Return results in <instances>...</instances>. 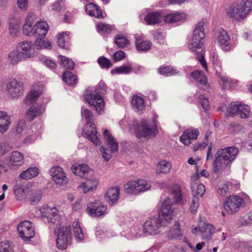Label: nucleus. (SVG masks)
<instances>
[{
	"label": "nucleus",
	"instance_id": "60",
	"mask_svg": "<svg viewBox=\"0 0 252 252\" xmlns=\"http://www.w3.org/2000/svg\"><path fill=\"white\" fill-rule=\"evenodd\" d=\"M250 108L248 105H242L239 110L238 115L242 118H249L250 116Z\"/></svg>",
	"mask_w": 252,
	"mask_h": 252
},
{
	"label": "nucleus",
	"instance_id": "18",
	"mask_svg": "<svg viewBox=\"0 0 252 252\" xmlns=\"http://www.w3.org/2000/svg\"><path fill=\"white\" fill-rule=\"evenodd\" d=\"M151 185L144 180H138L128 182L125 186L126 190L134 193L149 190Z\"/></svg>",
	"mask_w": 252,
	"mask_h": 252
},
{
	"label": "nucleus",
	"instance_id": "4",
	"mask_svg": "<svg viewBox=\"0 0 252 252\" xmlns=\"http://www.w3.org/2000/svg\"><path fill=\"white\" fill-rule=\"evenodd\" d=\"M156 118V116L154 115L152 122L142 120L140 123L137 121H133L129 126V130L138 138H149L155 136L157 126Z\"/></svg>",
	"mask_w": 252,
	"mask_h": 252
},
{
	"label": "nucleus",
	"instance_id": "59",
	"mask_svg": "<svg viewBox=\"0 0 252 252\" xmlns=\"http://www.w3.org/2000/svg\"><path fill=\"white\" fill-rule=\"evenodd\" d=\"M42 197V194L40 190H36L32 192L31 196L30 198L31 203L32 205L36 204Z\"/></svg>",
	"mask_w": 252,
	"mask_h": 252
},
{
	"label": "nucleus",
	"instance_id": "1",
	"mask_svg": "<svg viewBox=\"0 0 252 252\" xmlns=\"http://www.w3.org/2000/svg\"><path fill=\"white\" fill-rule=\"evenodd\" d=\"M176 213V205L169 198H166L162 203L158 217L151 218L144 222L143 225L144 234L151 236L159 234L161 228L168 225Z\"/></svg>",
	"mask_w": 252,
	"mask_h": 252
},
{
	"label": "nucleus",
	"instance_id": "44",
	"mask_svg": "<svg viewBox=\"0 0 252 252\" xmlns=\"http://www.w3.org/2000/svg\"><path fill=\"white\" fill-rule=\"evenodd\" d=\"M13 190L16 199L22 200L25 198L28 189L22 188L20 185L16 184L13 186Z\"/></svg>",
	"mask_w": 252,
	"mask_h": 252
},
{
	"label": "nucleus",
	"instance_id": "53",
	"mask_svg": "<svg viewBox=\"0 0 252 252\" xmlns=\"http://www.w3.org/2000/svg\"><path fill=\"white\" fill-rule=\"evenodd\" d=\"M115 43L119 48H124L129 44L128 40L123 35H118L115 38Z\"/></svg>",
	"mask_w": 252,
	"mask_h": 252
},
{
	"label": "nucleus",
	"instance_id": "8",
	"mask_svg": "<svg viewBox=\"0 0 252 252\" xmlns=\"http://www.w3.org/2000/svg\"><path fill=\"white\" fill-rule=\"evenodd\" d=\"M81 115L83 118H85L87 121V127L90 126V130L88 129L84 131L85 137L92 141L94 145H97L100 144V141L99 139V135L96 131V127L94 123L92 121V113L84 107H82L81 110Z\"/></svg>",
	"mask_w": 252,
	"mask_h": 252
},
{
	"label": "nucleus",
	"instance_id": "63",
	"mask_svg": "<svg viewBox=\"0 0 252 252\" xmlns=\"http://www.w3.org/2000/svg\"><path fill=\"white\" fill-rule=\"evenodd\" d=\"M64 0H57L52 5V10L56 11H60L63 4Z\"/></svg>",
	"mask_w": 252,
	"mask_h": 252
},
{
	"label": "nucleus",
	"instance_id": "46",
	"mask_svg": "<svg viewBox=\"0 0 252 252\" xmlns=\"http://www.w3.org/2000/svg\"><path fill=\"white\" fill-rule=\"evenodd\" d=\"M158 72L161 75L168 76L175 75L179 73V71L173 67L163 66H160L158 70Z\"/></svg>",
	"mask_w": 252,
	"mask_h": 252
},
{
	"label": "nucleus",
	"instance_id": "17",
	"mask_svg": "<svg viewBox=\"0 0 252 252\" xmlns=\"http://www.w3.org/2000/svg\"><path fill=\"white\" fill-rule=\"evenodd\" d=\"M107 211V207L98 201L90 202L87 205L86 212L92 217H98L104 215Z\"/></svg>",
	"mask_w": 252,
	"mask_h": 252
},
{
	"label": "nucleus",
	"instance_id": "31",
	"mask_svg": "<svg viewBox=\"0 0 252 252\" xmlns=\"http://www.w3.org/2000/svg\"><path fill=\"white\" fill-rule=\"evenodd\" d=\"M160 11H155L148 13L144 18L145 21L148 25H155L160 22L163 18Z\"/></svg>",
	"mask_w": 252,
	"mask_h": 252
},
{
	"label": "nucleus",
	"instance_id": "41",
	"mask_svg": "<svg viewBox=\"0 0 252 252\" xmlns=\"http://www.w3.org/2000/svg\"><path fill=\"white\" fill-rule=\"evenodd\" d=\"M44 37V36H39L37 37L33 44V47H35L38 50L41 49H51L52 43L48 40H45Z\"/></svg>",
	"mask_w": 252,
	"mask_h": 252
},
{
	"label": "nucleus",
	"instance_id": "52",
	"mask_svg": "<svg viewBox=\"0 0 252 252\" xmlns=\"http://www.w3.org/2000/svg\"><path fill=\"white\" fill-rule=\"evenodd\" d=\"M96 28L100 33H109L114 29L112 26L103 23H98Z\"/></svg>",
	"mask_w": 252,
	"mask_h": 252
},
{
	"label": "nucleus",
	"instance_id": "47",
	"mask_svg": "<svg viewBox=\"0 0 252 252\" xmlns=\"http://www.w3.org/2000/svg\"><path fill=\"white\" fill-rule=\"evenodd\" d=\"M68 33V32H63L57 35L58 44L61 48H65L66 44L68 42L69 37Z\"/></svg>",
	"mask_w": 252,
	"mask_h": 252
},
{
	"label": "nucleus",
	"instance_id": "21",
	"mask_svg": "<svg viewBox=\"0 0 252 252\" xmlns=\"http://www.w3.org/2000/svg\"><path fill=\"white\" fill-rule=\"evenodd\" d=\"M16 48L24 59L32 57L34 54V47L31 41L21 42L17 45Z\"/></svg>",
	"mask_w": 252,
	"mask_h": 252
},
{
	"label": "nucleus",
	"instance_id": "11",
	"mask_svg": "<svg viewBox=\"0 0 252 252\" xmlns=\"http://www.w3.org/2000/svg\"><path fill=\"white\" fill-rule=\"evenodd\" d=\"M7 95L12 99H18L24 92L23 83L14 78L10 79L6 84Z\"/></svg>",
	"mask_w": 252,
	"mask_h": 252
},
{
	"label": "nucleus",
	"instance_id": "26",
	"mask_svg": "<svg viewBox=\"0 0 252 252\" xmlns=\"http://www.w3.org/2000/svg\"><path fill=\"white\" fill-rule=\"evenodd\" d=\"M21 24L20 19L14 16L11 17L9 20V33L13 37L18 36L20 32Z\"/></svg>",
	"mask_w": 252,
	"mask_h": 252
},
{
	"label": "nucleus",
	"instance_id": "29",
	"mask_svg": "<svg viewBox=\"0 0 252 252\" xmlns=\"http://www.w3.org/2000/svg\"><path fill=\"white\" fill-rule=\"evenodd\" d=\"M183 231L181 229L179 223L175 221L173 226L167 233V237L169 239H178L183 236Z\"/></svg>",
	"mask_w": 252,
	"mask_h": 252
},
{
	"label": "nucleus",
	"instance_id": "43",
	"mask_svg": "<svg viewBox=\"0 0 252 252\" xmlns=\"http://www.w3.org/2000/svg\"><path fill=\"white\" fill-rule=\"evenodd\" d=\"M144 234L143 229H141V225H135L130 228L126 234L128 239L141 237Z\"/></svg>",
	"mask_w": 252,
	"mask_h": 252
},
{
	"label": "nucleus",
	"instance_id": "34",
	"mask_svg": "<svg viewBox=\"0 0 252 252\" xmlns=\"http://www.w3.org/2000/svg\"><path fill=\"white\" fill-rule=\"evenodd\" d=\"M119 189L117 187L109 189L105 193L107 200L111 205L117 201L119 198Z\"/></svg>",
	"mask_w": 252,
	"mask_h": 252
},
{
	"label": "nucleus",
	"instance_id": "50",
	"mask_svg": "<svg viewBox=\"0 0 252 252\" xmlns=\"http://www.w3.org/2000/svg\"><path fill=\"white\" fill-rule=\"evenodd\" d=\"M8 57L10 63L13 64H17L22 59H25L18 50H17V51H13L9 53Z\"/></svg>",
	"mask_w": 252,
	"mask_h": 252
},
{
	"label": "nucleus",
	"instance_id": "51",
	"mask_svg": "<svg viewBox=\"0 0 252 252\" xmlns=\"http://www.w3.org/2000/svg\"><path fill=\"white\" fill-rule=\"evenodd\" d=\"M63 80L66 84L69 85L75 84L77 81L76 76L68 71H65L63 73Z\"/></svg>",
	"mask_w": 252,
	"mask_h": 252
},
{
	"label": "nucleus",
	"instance_id": "10",
	"mask_svg": "<svg viewBox=\"0 0 252 252\" xmlns=\"http://www.w3.org/2000/svg\"><path fill=\"white\" fill-rule=\"evenodd\" d=\"M103 135L105 142L110 150L102 147L101 151L102 158L105 161H108L111 158L112 154L118 151V143L109 130H105Z\"/></svg>",
	"mask_w": 252,
	"mask_h": 252
},
{
	"label": "nucleus",
	"instance_id": "40",
	"mask_svg": "<svg viewBox=\"0 0 252 252\" xmlns=\"http://www.w3.org/2000/svg\"><path fill=\"white\" fill-rule=\"evenodd\" d=\"M191 76L202 86H204L206 88L209 87V84L207 82V77L204 73L200 70H195L191 73Z\"/></svg>",
	"mask_w": 252,
	"mask_h": 252
},
{
	"label": "nucleus",
	"instance_id": "38",
	"mask_svg": "<svg viewBox=\"0 0 252 252\" xmlns=\"http://www.w3.org/2000/svg\"><path fill=\"white\" fill-rule=\"evenodd\" d=\"M240 188V184L236 183L235 184H233L232 183H225L220 185L218 189V193L224 195L227 192H229L231 190H237Z\"/></svg>",
	"mask_w": 252,
	"mask_h": 252
},
{
	"label": "nucleus",
	"instance_id": "5",
	"mask_svg": "<svg viewBox=\"0 0 252 252\" xmlns=\"http://www.w3.org/2000/svg\"><path fill=\"white\" fill-rule=\"evenodd\" d=\"M106 91V86L103 82H100L94 88V91L87 90L85 99L90 106H93L98 114L104 112L105 102L102 95Z\"/></svg>",
	"mask_w": 252,
	"mask_h": 252
},
{
	"label": "nucleus",
	"instance_id": "25",
	"mask_svg": "<svg viewBox=\"0 0 252 252\" xmlns=\"http://www.w3.org/2000/svg\"><path fill=\"white\" fill-rule=\"evenodd\" d=\"M187 14L184 12L175 11L164 16V21L168 23H174L186 19Z\"/></svg>",
	"mask_w": 252,
	"mask_h": 252
},
{
	"label": "nucleus",
	"instance_id": "48",
	"mask_svg": "<svg viewBox=\"0 0 252 252\" xmlns=\"http://www.w3.org/2000/svg\"><path fill=\"white\" fill-rule=\"evenodd\" d=\"M132 71V68L131 65H122L116 67L111 70L112 74H129Z\"/></svg>",
	"mask_w": 252,
	"mask_h": 252
},
{
	"label": "nucleus",
	"instance_id": "16",
	"mask_svg": "<svg viewBox=\"0 0 252 252\" xmlns=\"http://www.w3.org/2000/svg\"><path fill=\"white\" fill-rule=\"evenodd\" d=\"M41 217L44 221L47 220L48 222L56 224L58 225L57 222L59 221V216L58 211L54 207H50L47 205H42L39 209Z\"/></svg>",
	"mask_w": 252,
	"mask_h": 252
},
{
	"label": "nucleus",
	"instance_id": "23",
	"mask_svg": "<svg viewBox=\"0 0 252 252\" xmlns=\"http://www.w3.org/2000/svg\"><path fill=\"white\" fill-rule=\"evenodd\" d=\"M72 172L78 176L85 178H89L92 176V170L86 164H74L71 167Z\"/></svg>",
	"mask_w": 252,
	"mask_h": 252
},
{
	"label": "nucleus",
	"instance_id": "45",
	"mask_svg": "<svg viewBox=\"0 0 252 252\" xmlns=\"http://www.w3.org/2000/svg\"><path fill=\"white\" fill-rule=\"evenodd\" d=\"M59 60L64 68L67 69H72L74 68L75 63L72 60L62 55L59 56Z\"/></svg>",
	"mask_w": 252,
	"mask_h": 252
},
{
	"label": "nucleus",
	"instance_id": "27",
	"mask_svg": "<svg viewBox=\"0 0 252 252\" xmlns=\"http://www.w3.org/2000/svg\"><path fill=\"white\" fill-rule=\"evenodd\" d=\"M44 110V107L43 106L39 105H36L35 106H32L27 110L26 117L28 120L32 121L41 115Z\"/></svg>",
	"mask_w": 252,
	"mask_h": 252
},
{
	"label": "nucleus",
	"instance_id": "36",
	"mask_svg": "<svg viewBox=\"0 0 252 252\" xmlns=\"http://www.w3.org/2000/svg\"><path fill=\"white\" fill-rule=\"evenodd\" d=\"M172 167L170 162L165 160L159 161L156 166V173L157 174L168 173Z\"/></svg>",
	"mask_w": 252,
	"mask_h": 252
},
{
	"label": "nucleus",
	"instance_id": "7",
	"mask_svg": "<svg viewBox=\"0 0 252 252\" xmlns=\"http://www.w3.org/2000/svg\"><path fill=\"white\" fill-rule=\"evenodd\" d=\"M34 16V15L30 12L26 17L23 28L24 34L27 36H45L49 30L48 24L42 20L37 22L34 26H32Z\"/></svg>",
	"mask_w": 252,
	"mask_h": 252
},
{
	"label": "nucleus",
	"instance_id": "61",
	"mask_svg": "<svg viewBox=\"0 0 252 252\" xmlns=\"http://www.w3.org/2000/svg\"><path fill=\"white\" fill-rule=\"evenodd\" d=\"M199 205V199L197 196H193L190 207V210L192 214L196 213Z\"/></svg>",
	"mask_w": 252,
	"mask_h": 252
},
{
	"label": "nucleus",
	"instance_id": "22",
	"mask_svg": "<svg viewBox=\"0 0 252 252\" xmlns=\"http://www.w3.org/2000/svg\"><path fill=\"white\" fill-rule=\"evenodd\" d=\"M199 134L198 129L190 127L185 130L180 137V141L186 146L190 145L192 140H195Z\"/></svg>",
	"mask_w": 252,
	"mask_h": 252
},
{
	"label": "nucleus",
	"instance_id": "39",
	"mask_svg": "<svg viewBox=\"0 0 252 252\" xmlns=\"http://www.w3.org/2000/svg\"><path fill=\"white\" fill-rule=\"evenodd\" d=\"M72 227L75 237L78 242H81L85 238L84 232L80 226L79 220H75L72 224Z\"/></svg>",
	"mask_w": 252,
	"mask_h": 252
},
{
	"label": "nucleus",
	"instance_id": "32",
	"mask_svg": "<svg viewBox=\"0 0 252 252\" xmlns=\"http://www.w3.org/2000/svg\"><path fill=\"white\" fill-rule=\"evenodd\" d=\"M41 92L40 88H36L35 86H33V89L26 96L25 99V103L28 105H31L34 103L41 94Z\"/></svg>",
	"mask_w": 252,
	"mask_h": 252
},
{
	"label": "nucleus",
	"instance_id": "57",
	"mask_svg": "<svg viewBox=\"0 0 252 252\" xmlns=\"http://www.w3.org/2000/svg\"><path fill=\"white\" fill-rule=\"evenodd\" d=\"M39 61L50 69H54L57 67L56 63L53 61L46 57H42L40 58Z\"/></svg>",
	"mask_w": 252,
	"mask_h": 252
},
{
	"label": "nucleus",
	"instance_id": "49",
	"mask_svg": "<svg viewBox=\"0 0 252 252\" xmlns=\"http://www.w3.org/2000/svg\"><path fill=\"white\" fill-rule=\"evenodd\" d=\"M220 78L219 84L224 89L228 90L233 86V83L230 78L224 75H220Z\"/></svg>",
	"mask_w": 252,
	"mask_h": 252
},
{
	"label": "nucleus",
	"instance_id": "54",
	"mask_svg": "<svg viewBox=\"0 0 252 252\" xmlns=\"http://www.w3.org/2000/svg\"><path fill=\"white\" fill-rule=\"evenodd\" d=\"M191 187L193 189L192 193L193 196L201 197L205 192V187L202 184H199L195 189H194L193 183H191Z\"/></svg>",
	"mask_w": 252,
	"mask_h": 252
},
{
	"label": "nucleus",
	"instance_id": "33",
	"mask_svg": "<svg viewBox=\"0 0 252 252\" xmlns=\"http://www.w3.org/2000/svg\"><path fill=\"white\" fill-rule=\"evenodd\" d=\"M10 124V118L7 114L4 111H0V132L6 131Z\"/></svg>",
	"mask_w": 252,
	"mask_h": 252
},
{
	"label": "nucleus",
	"instance_id": "58",
	"mask_svg": "<svg viewBox=\"0 0 252 252\" xmlns=\"http://www.w3.org/2000/svg\"><path fill=\"white\" fill-rule=\"evenodd\" d=\"M97 62L100 67L103 68H109L112 66L110 61L103 56L98 58Z\"/></svg>",
	"mask_w": 252,
	"mask_h": 252
},
{
	"label": "nucleus",
	"instance_id": "62",
	"mask_svg": "<svg viewBox=\"0 0 252 252\" xmlns=\"http://www.w3.org/2000/svg\"><path fill=\"white\" fill-rule=\"evenodd\" d=\"M199 102L205 112L209 109L210 103L208 98L204 95H200L199 97Z\"/></svg>",
	"mask_w": 252,
	"mask_h": 252
},
{
	"label": "nucleus",
	"instance_id": "28",
	"mask_svg": "<svg viewBox=\"0 0 252 252\" xmlns=\"http://www.w3.org/2000/svg\"><path fill=\"white\" fill-rule=\"evenodd\" d=\"M171 195L173 201L176 204H184L185 201L183 199L180 186L173 185L171 188Z\"/></svg>",
	"mask_w": 252,
	"mask_h": 252
},
{
	"label": "nucleus",
	"instance_id": "14",
	"mask_svg": "<svg viewBox=\"0 0 252 252\" xmlns=\"http://www.w3.org/2000/svg\"><path fill=\"white\" fill-rule=\"evenodd\" d=\"M244 201L242 197L237 195L230 196L223 204L225 211L230 214L235 213L244 206Z\"/></svg>",
	"mask_w": 252,
	"mask_h": 252
},
{
	"label": "nucleus",
	"instance_id": "2",
	"mask_svg": "<svg viewBox=\"0 0 252 252\" xmlns=\"http://www.w3.org/2000/svg\"><path fill=\"white\" fill-rule=\"evenodd\" d=\"M238 153V149L233 146L219 150L215 154L213 163L214 173L218 176L228 175L231 172V164Z\"/></svg>",
	"mask_w": 252,
	"mask_h": 252
},
{
	"label": "nucleus",
	"instance_id": "42",
	"mask_svg": "<svg viewBox=\"0 0 252 252\" xmlns=\"http://www.w3.org/2000/svg\"><path fill=\"white\" fill-rule=\"evenodd\" d=\"M135 45L139 51H146L151 47V43L147 40H144L141 37H135Z\"/></svg>",
	"mask_w": 252,
	"mask_h": 252
},
{
	"label": "nucleus",
	"instance_id": "64",
	"mask_svg": "<svg viewBox=\"0 0 252 252\" xmlns=\"http://www.w3.org/2000/svg\"><path fill=\"white\" fill-rule=\"evenodd\" d=\"M188 244V246L192 250L194 251L195 252H198V251L202 250L203 248V247L205 246V242H201L199 243H197L196 245V247H194L193 246L191 245V244L189 242H187Z\"/></svg>",
	"mask_w": 252,
	"mask_h": 252
},
{
	"label": "nucleus",
	"instance_id": "12",
	"mask_svg": "<svg viewBox=\"0 0 252 252\" xmlns=\"http://www.w3.org/2000/svg\"><path fill=\"white\" fill-rule=\"evenodd\" d=\"M57 230L55 231L57 235V246L59 249L64 250L67 248L68 243L71 238L70 227H61V225H59V227L57 226Z\"/></svg>",
	"mask_w": 252,
	"mask_h": 252
},
{
	"label": "nucleus",
	"instance_id": "19",
	"mask_svg": "<svg viewBox=\"0 0 252 252\" xmlns=\"http://www.w3.org/2000/svg\"><path fill=\"white\" fill-rule=\"evenodd\" d=\"M50 173L53 181L59 186H64L67 184L68 179L62 167L57 166L52 167Z\"/></svg>",
	"mask_w": 252,
	"mask_h": 252
},
{
	"label": "nucleus",
	"instance_id": "56",
	"mask_svg": "<svg viewBox=\"0 0 252 252\" xmlns=\"http://www.w3.org/2000/svg\"><path fill=\"white\" fill-rule=\"evenodd\" d=\"M242 104L239 102H232L228 109L229 113L232 115H238Z\"/></svg>",
	"mask_w": 252,
	"mask_h": 252
},
{
	"label": "nucleus",
	"instance_id": "24",
	"mask_svg": "<svg viewBox=\"0 0 252 252\" xmlns=\"http://www.w3.org/2000/svg\"><path fill=\"white\" fill-rule=\"evenodd\" d=\"M98 185V180L96 178L91 176L85 182L81 183L79 185V188L82 190L84 193H87L95 190Z\"/></svg>",
	"mask_w": 252,
	"mask_h": 252
},
{
	"label": "nucleus",
	"instance_id": "6",
	"mask_svg": "<svg viewBox=\"0 0 252 252\" xmlns=\"http://www.w3.org/2000/svg\"><path fill=\"white\" fill-rule=\"evenodd\" d=\"M252 11V0H241L235 4L229 6L226 9L228 17L236 22L244 20Z\"/></svg>",
	"mask_w": 252,
	"mask_h": 252
},
{
	"label": "nucleus",
	"instance_id": "37",
	"mask_svg": "<svg viewBox=\"0 0 252 252\" xmlns=\"http://www.w3.org/2000/svg\"><path fill=\"white\" fill-rule=\"evenodd\" d=\"M86 11L91 16L97 18H103L101 10L93 3L91 2L86 5Z\"/></svg>",
	"mask_w": 252,
	"mask_h": 252
},
{
	"label": "nucleus",
	"instance_id": "13",
	"mask_svg": "<svg viewBox=\"0 0 252 252\" xmlns=\"http://www.w3.org/2000/svg\"><path fill=\"white\" fill-rule=\"evenodd\" d=\"M217 40L223 51H230L237 44L236 41L231 39L227 32L222 28L218 30Z\"/></svg>",
	"mask_w": 252,
	"mask_h": 252
},
{
	"label": "nucleus",
	"instance_id": "15",
	"mask_svg": "<svg viewBox=\"0 0 252 252\" xmlns=\"http://www.w3.org/2000/svg\"><path fill=\"white\" fill-rule=\"evenodd\" d=\"M20 237L25 241H28L33 238L35 235L34 227L30 221L26 220L21 222L17 227Z\"/></svg>",
	"mask_w": 252,
	"mask_h": 252
},
{
	"label": "nucleus",
	"instance_id": "3",
	"mask_svg": "<svg viewBox=\"0 0 252 252\" xmlns=\"http://www.w3.org/2000/svg\"><path fill=\"white\" fill-rule=\"evenodd\" d=\"M205 22L201 21L196 25L193 34L188 40V47L192 52L195 53L198 60L202 67L207 71V65L204 57V43L205 34L204 32Z\"/></svg>",
	"mask_w": 252,
	"mask_h": 252
},
{
	"label": "nucleus",
	"instance_id": "30",
	"mask_svg": "<svg viewBox=\"0 0 252 252\" xmlns=\"http://www.w3.org/2000/svg\"><path fill=\"white\" fill-rule=\"evenodd\" d=\"M131 105L133 109L139 113H142L146 106L143 97L138 95H134L133 96L131 99Z\"/></svg>",
	"mask_w": 252,
	"mask_h": 252
},
{
	"label": "nucleus",
	"instance_id": "20",
	"mask_svg": "<svg viewBox=\"0 0 252 252\" xmlns=\"http://www.w3.org/2000/svg\"><path fill=\"white\" fill-rule=\"evenodd\" d=\"M24 163V155L21 152L15 151L10 154L8 166L12 170H15L22 166Z\"/></svg>",
	"mask_w": 252,
	"mask_h": 252
},
{
	"label": "nucleus",
	"instance_id": "35",
	"mask_svg": "<svg viewBox=\"0 0 252 252\" xmlns=\"http://www.w3.org/2000/svg\"><path fill=\"white\" fill-rule=\"evenodd\" d=\"M39 173V170L37 167H31L21 172L19 177L23 180H29L36 177Z\"/></svg>",
	"mask_w": 252,
	"mask_h": 252
},
{
	"label": "nucleus",
	"instance_id": "55",
	"mask_svg": "<svg viewBox=\"0 0 252 252\" xmlns=\"http://www.w3.org/2000/svg\"><path fill=\"white\" fill-rule=\"evenodd\" d=\"M0 252H14L13 246L9 242H0Z\"/></svg>",
	"mask_w": 252,
	"mask_h": 252
},
{
	"label": "nucleus",
	"instance_id": "9",
	"mask_svg": "<svg viewBox=\"0 0 252 252\" xmlns=\"http://www.w3.org/2000/svg\"><path fill=\"white\" fill-rule=\"evenodd\" d=\"M215 230L213 224L206 222H200L197 225H192L191 227L192 234L199 236L202 240L207 242L212 239Z\"/></svg>",
	"mask_w": 252,
	"mask_h": 252
}]
</instances>
